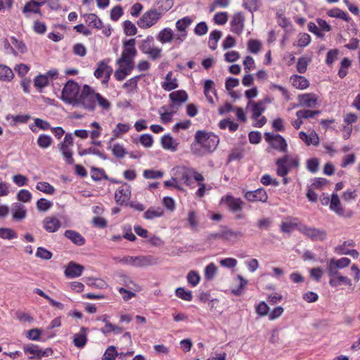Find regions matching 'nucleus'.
<instances>
[{
  "mask_svg": "<svg viewBox=\"0 0 360 360\" xmlns=\"http://www.w3.org/2000/svg\"><path fill=\"white\" fill-rule=\"evenodd\" d=\"M36 188L46 194L52 195L55 192V188L49 183L46 181L38 182L36 185Z\"/></svg>",
  "mask_w": 360,
  "mask_h": 360,
  "instance_id": "45",
  "label": "nucleus"
},
{
  "mask_svg": "<svg viewBox=\"0 0 360 360\" xmlns=\"http://www.w3.org/2000/svg\"><path fill=\"white\" fill-rule=\"evenodd\" d=\"M42 2L31 1L25 4L23 8L24 13H39V7L42 5Z\"/></svg>",
  "mask_w": 360,
  "mask_h": 360,
  "instance_id": "48",
  "label": "nucleus"
},
{
  "mask_svg": "<svg viewBox=\"0 0 360 360\" xmlns=\"http://www.w3.org/2000/svg\"><path fill=\"white\" fill-rule=\"evenodd\" d=\"M172 171L174 176L176 179L177 183L180 184L181 186L182 184H184L186 186L191 185L193 168L179 166L174 168Z\"/></svg>",
  "mask_w": 360,
  "mask_h": 360,
  "instance_id": "14",
  "label": "nucleus"
},
{
  "mask_svg": "<svg viewBox=\"0 0 360 360\" xmlns=\"http://www.w3.org/2000/svg\"><path fill=\"white\" fill-rule=\"evenodd\" d=\"M84 17L86 22L88 23L89 26H93L96 29H101L102 27V21L96 14H85Z\"/></svg>",
  "mask_w": 360,
  "mask_h": 360,
  "instance_id": "39",
  "label": "nucleus"
},
{
  "mask_svg": "<svg viewBox=\"0 0 360 360\" xmlns=\"http://www.w3.org/2000/svg\"><path fill=\"white\" fill-rule=\"evenodd\" d=\"M244 235L240 229H236L231 226H224L220 232L210 233L209 239H217L229 243H235L240 240Z\"/></svg>",
  "mask_w": 360,
  "mask_h": 360,
  "instance_id": "4",
  "label": "nucleus"
},
{
  "mask_svg": "<svg viewBox=\"0 0 360 360\" xmlns=\"http://www.w3.org/2000/svg\"><path fill=\"white\" fill-rule=\"evenodd\" d=\"M84 269V266L74 262H70L68 264L64 271V274L68 278H75L80 276Z\"/></svg>",
  "mask_w": 360,
  "mask_h": 360,
  "instance_id": "19",
  "label": "nucleus"
},
{
  "mask_svg": "<svg viewBox=\"0 0 360 360\" xmlns=\"http://www.w3.org/2000/svg\"><path fill=\"white\" fill-rule=\"evenodd\" d=\"M174 6L173 0H158L152 7L162 17L168 12Z\"/></svg>",
  "mask_w": 360,
  "mask_h": 360,
  "instance_id": "27",
  "label": "nucleus"
},
{
  "mask_svg": "<svg viewBox=\"0 0 360 360\" xmlns=\"http://www.w3.org/2000/svg\"><path fill=\"white\" fill-rule=\"evenodd\" d=\"M299 138L307 145H313L317 146L319 144L320 139L319 135L314 131L307 134L303 131L299 132Z\"/></svg>",
  "mask_w": 360,
  "mask_h": 360,
  "instance_id": "26",
  "label": "nucleus"
},
{
  "mask_svg": "<svg viewBox=\"0 0 360 360\" xmlns=\"http://www.w3.org/2000/svg\"><path fill=\"white\" fill-rule=\"evenodd\" d=\"M88 328L82 327L79 331L73 336L74 345L79 349L83 348L87 342Z\"/></svg>",
  "mask_w": 360,
  "mask_h": 360,
  "instance_id": "25",
  "label": "nucleus"
},
{
  "mask_svg": "<svg viewBox=\"0 0 360 360\" xmlns=\"http://www.w3.org/2000/svg\"><path fill=\"white\" fill-rule=\"evenodd\" d=\"M72 146L73 136L70 133H67L63 141L58 144V148L63 155V160L68 165H72L74 162L72 150Z\"/></svg>",
  "mask_w": 360,
  "mask_h": 360,
  "instance_id": "8",
  "label": "nucleus"
},
{
  "mask_svg": "<svg viewBox=\"0 0 360 360\" xmlns=\"http://www.w3.org/2000/svg\"><path fill=\"white\" fill-rule=\"evenodd\" d=\"M262 44L257 39H250L248 42V50L253 54H257L261 49Z\"/></svg>",
  "mask_w": 360,
  "mask_h": 360,
  "instance_id": "57",
  "label": "nucleus"
},
{
  "mask_svg": "<svg viewBox=\"0 0 360 360\" xmlns=\"http://www.w3.org/2000/svg\"><path fill=\"white\" fill-rule=\"evenodd\" d=\"M96 103L105 111H108L111 108L110 102L104 98L101 94L98 93L97 98L96 99Z\"/></svg>",
  "mask_w": 360,
  "mask_h": 360,
  "instance_id": "53",
  "label": "nucleus"
},
{
  "mask_svg": "<svg viewBox=\"0 0 360 360\" xmlns=\"http://www.w3.org/2000/svg\"><path fill=\"white\" fill-rule=\"evenodd\" d=\"M53 139L51 136L47 134H41L37 139V143L39 147L43 149L48 148L52 144Z\"/></svg>",
  "mask_w": 360,
  "mask_h": 360,
  "instance_id": "43",
  "label": "nucleus"
},
{
  "mask_svg": "<svg viewBox=\"0 0 360 360\" xmlns=\"http://www.w3.org/2000/svg\"><path fill=\"white\" fill-rule=\"evenodd\" d=\"M13 72L9 67L0 64V81L9 82L13 80Z\"/></svg>",
  "mask_w": 360,
  "mask_h": 360,
  "instance_id": "37",
  "label": "nucleus"
},
{
  "mask_svg": "<svg viewBox=\"0 0 360 360\" xmlns=\"http://www.w3.org/2000/svg\"><path fill=\"white\" fill-rule=\"evenodd\" d=\"M65 236L70 239L74 243L78 245H82L85 243L84 238L78 233L68 230L65 233Z\"/></svg>",
  "mask_w": 360,
  "mask_h": 360,
  "instance_id": "41",
  "label": "nucleus"
},
{
  "mask_svg": "<svg viewBox=\"0 0 360 360\" xmlns=\"http://www.w3.org/2000/svg\"><path fill=\"white\" fill-rule=\"evenodd\" d=\"M175 295L179 298L185 301H191L193 300V294L191 290H186L184 288H177L175 290Z\"/></svg>",
  "mask_w": 360,
  "mask_h": 360,
  "instance_id": "49",
  "label": "nucleus"
},
{
  "mask_svg": "<svg viewBox=\"0 0 360 360\" xmlns=\"http://www.w3.org/2000/svg\"><path fill=\"white\" fill-rule=\"evenodd\" d=\"M170 102L178 103L181 105L187 101L188 94L184 90H179L172 92L169 96Z\"/></svg>",
  "mask_w": 360,
  "mask_h": 360,
  "instance_id": "33",
  "label": "nucleus"
},
{
  "mask_svg": "<svg viewBox=\"0 0 360 360\" xmlns=\"http://www.w3.org/2000/svg\"><path fill=\"white\" fill-rule=\"evenodd\" d=\"M320 111L319 110H300L296 112V116L300 119H308L312 118L315 115H319Z\"/></svg>",
  "mask_w": 360,
  "mask_h": 360,
  "instance_id": "54",
  "label": "nucleus"
},
{
  "mask_svg": "<svg viewBox=\"0 0 360 360\" xmlns=\"http://www.w3.org/2000/svg\"><path fill=\"white\" fill-rule=\"evenodd\" d=\"M193 22V20L190 16H185L176 22L175 27L177 33L175 34V45L179 46L186 40L188 35L187 29Z\"/></svg>",
  "mask_w": 360,
  "mask_h": 360,
  "instance_id": "7",
  "label": "nucleus"
},
{
  "mask_svg": "<svg viewBox=\"0 0 360 360\" xmlns=\"http://www.w3.org/2000/svg\"><path fill=\"white\" fill-rule=\"evenodd\" d=\"M221 202L226 206L229 211L236 214V218L241 219L244 217L242 210L245 202L240 198H234L231 195H226L221 198Z\"/></svg>",
  "mask_w": 360,
  "mask_h": 360,
  "instance_id": "9",
  "label": "nucleus"
},
{
  "mask_svg": "<svg viewBox=\"0 0 360 360\" xmlns=\"http://www.w3.org/2000/svg\"><path fill=\"white\" fill-rule=\"evenodd\" d=\"M204 94L210 103H214V99L212 95L217 96V93L214 89V83L212 80H205L204 84Z\"/></svg>",
  "mask_w": 360,
  "mask_h": 360,
  "instance_id": "34",
  "label": "nucleus"
},
{
  "mask_svg": "<svg viewBox=\"0 0 360 360\" xmlns=\"http://www.w3.org/2000/svg\"><path fill=\"white\" fill-rule=\"evenodd\" d=\"M245 198L250 202H266L268 196L264 188H258L255 191H248L245 194Z\"/></svg>",
  "mask_w": 360,
  "mask_h": 360,
  "instance_id": "21",
  "label": "nucleus"
},
{
  "mask_svg": "<svg viewBox=\"0 0 360 360\" xmlns=\"http://www.w3.org/2000/svg\"><path fill=\"white\" fill-rule=\"evenodd\" d=\"M290 82L295 88L301 90L306 89L309 86L308 79L301 75H292L290 77Z\"/></svg>",
  "mask_w": 360,
  "mask_h": 360,
  "instance_id": "32",
  "label": "nucleus"
},
{
  "mask_svg": "<svg viewBox=\"0 0 360 360\" xmlns=\"http://www.w3.org/2000/svg\"><path fill=\"white\" fill-rule=\"evenodd\" d=\"M298 231L314 240H323L326 237L323 229L315 226H298Z\"/></svg>",
  "mask_w": 360,
  "mask_h": 360,
  "instance_id": "15",
  "label": "nucleus"
},
{
  "mask_svg": "<svg viewBox=\"0 0 360 360\" xmlns=\"http://www.w3.org/2000/svg\"><path fill=\"white\" fill-rule=\"evenodd\" d=\"M131 197V186L124 183L115 193V199L117 203L124 205L127 203Z\"/></svg>",
  "mask_w": 360,
  "mask_h": 360,
  "instance_id": "18",
  "label": "nucleus"
},
{
  "mask_svg": "<svg viewBox=\"0 0 360 360\" xmlns=\"http://www.w3.org/2000/svg\"><path fill=\"white\" fill-rule=\"evenodd\" d=\"M79 96V84L70 79L65 84L62 91V99L67 103L72 104L73 106L77 105V101Z\"/></svg>",
  "mask_w": 360,
  "mask_h": 360,
  "instance_id": "6",
  "label": "nucleus"
},
{
  "mask_svg": "<svg viewBox=\"0 0 360 360\" xmlns=\"http://www.w3.org/2000/svg\"><path fill=\"white\" fill-rule=\"evenodd\" d=\"M318 96L314 94H304L298 96L299 106L314 108L317 105Z\"/></svg>",
  "mask_w": 360,
  "mask_h": 360,
  "instance_id": "23",
  "label": "nucleus"
},
{
  "mask_svg": "<svg viewBox=\"0 0 360 360\" xmlns=\"http://www.w3.org/2000/svg\"><path fill=\"white\" fill-rule=\"evenodd\" d=\"M187 282L192 287H195L200 281V276L196 271H190L186 276Z\"/></svg>",
  "mask_w": 360,
  "mask_h": 360,
  "instance_id": "50",
  "label": "nucleus"
},
{
  "mask_svg": "<svg viewBox=\"0 0 360 360\" xmlns=\"http://www.w3.org/2000/svg\"><path fill=\"white\" fill-rule=\"evenodd\" d=\"M42 332L39 328H32L26 333V337L33 341H40Z\"/></svg>",
  "mask_w": 360,
  "mask_h": 360,
  "instance_id": "59",
  "label": "nucleus"
},
{
  "mask_svg": "<svg viewBox=\"0 0 360 360\" xmlns=\"http://www.w3.org/2000/svg\"><path fill=\"white\" fill-rule=\"evenodd\" d=\"M17 235L15 232L11 229L0 228V238L2 239L11 240L15 238Z\"/></svg>",
  "mask_w": 360,
  "mask_h": 360,
  "instance_id": "58",
  "label": "nucleus"
},
{
  "mask_svg": "<svg viewBox=\"0 0 360 360\" xmlns=\"http://www.w3.org/2000/svg\"><path fill=\"white\" fill-rule=\"evenodd\" d=\"M159 114L160 119L164 123H169L172 120V112L168 111V109L165 106H162L159 110Z\"/></svg>",
  "mask_w": 360,
  "mask_h": 360,
  "instance_id": "56",
  "label": "nucleus"
},
{
  "mask_svg": "<svg viewBox=\"0 0 360 360\" xmlns=\"http://www.w3.org/2000/svg\"><path fill=\"white\" fill-rule=\"evenodd\" d=\"M163 212L161 208H150L146 211L143 214L144 217L148 219H153L159 217L162 214Z\"/></svg>",
  "mask_w": 360,
  "mask_h": 360,
  "instance_id": "62",
  "label": "nucleus"
},
{
  "mask_svg": "<svg viewBox=\"0 0 360 360\" xmlns=\"http://www.w3.org/2000/svg\"><path fill=\"white\" fill-rule=\"evenodd\" d=\"M53 205L52 202L46 198H40L37 202V208L41 212L49 210Z\"/></svg>",
  "mask_w": 360,
  "mask_h": 360,
  "instance_id": "61",
  "label": "nucleus"
},
{
  "mask_svg": "<svg viewBox=\"0 0 360 360\" xmlns=\"http://www.w3.org/2000/svg\"><path fill=\"white\" fill-rule=\"evenodd\" d=\"M329 15L331 17L342 19L346 22H349L350 20V18L349 17L348 14L339 8L331 10L329 12Z\"/></svg>",
  "mask_w": 360,
  "mask_h": 360,
  "instance_id": "63",
  "label": "nucleus"
},
{
  "mask_svg": "<svg viewBox=\"0 0 360 360\" xmlns=\"http://www.w3.org/2000/svg\"><path fill=\"white\" fill-rule=\"evenodd\" d=\"M108 149L111 150L113 155L118 159L123 158L127 153L124 146L120 143L110 145Z\"/></svg>",
  "mask_w": 360,
  "mask_h": 360,
  "instance_id": "40",
  "label": "nucleus"
},
{
  "mask_svg": "<svg viewBox=\"0 0 360 360\" xmlns=\"http://www.w3.org/2000/svg\"><path fill=\"white\" fill-rule=\"evenodd\" d=\"M323 200H326V203H328L329 201L330 202V208L332 210L338 213H340L342 211L340 205V201L337 193H333L330 200L329 198H324Z\"/></svg>",
  "mask_w": 360,
  "mask_h": 360,
  "instance_id": "38",
  "label": "nucleus"
},
{
  "mask_svg": "<svg viewBox=\"0 0 360 360\" xmlns=\"http://www.w3.org/2000/svg\"><path fill=\"white\" fill-rule=\"evenodd\" d=\"M161 18L158 12L151 8L137 20V25L142 29H148L157 24Z\"/></svg>",
  "mask_w": 360,
  "mask_h": 360,
  "instance_id": "12",
  "label": "nucleus"
},
{
  "mask_svg": "<svg viewBox=\"0 0 360 360\" xmlns=\"http://www.w3.org/2000/svg\"><path fill=\"white\" fill-rule=\"evenodd\" d=\"M217 272V268L214 263H210L207 264L204 271V276L205 280L211 281L216 276Z\"/></svg>",
  "mask_w": 360,
  "mask_h": 360,
  "instance_id": "44",
  "label": "nucleus"
},
{
  "mask_svg": "<svg viewBox=\"0 0 360 360\" xmlns=\"http://www.w3.org/2000/svg\"><path fill=\"white\" fill-rule=\"evenodd\" d=\"M143 77V75L134 76L128 79L122 86L123 89L129 92H132L137 88L139 80Z\"/></svg>",
  "mask_w": 360,
  "mask_h": 360,
  "instance_id": "42",
  "label": "nucleus"
},
{
  "mask_svg": "<svg viewBox=\"0 0 360 360\" xmlns=\"http://www.w3.org/2000/svg\"><path fill=\"white\" fill-rule=\"evenodd\" d=\"M264 139L271 147L281 153H285L288 150V143L283 136L278 134L271 132L264 133Z\"/></svg>",
  "mask_w": 360,
  "mask_h": 360,
  "instance_id": "11",
  "label": "nucleus"
},
{
  "mask_svg": "<svg viewBox=\"0 0 360 360\" xmlns=\"http://www.w3.org/2000/svg\"><path fill=\"white\" fill-rule=\"evenodd\" d=\"M112 72V69L108 65V62L101 60L98 63L97 68L94 75L97 79L103 78L102 83L105 84L108 82Z\"/></svg>",
  "mask_w": 360,
  "mask_h": 360,
  "instance_id": "16",
  "label": "nucleus"
},
{
  "mask_svg": "<svg viewBox=\"0 0 360 360\" xmlns=\"http://www.w3.org/2000/svg\"><path fill=\"white\" fill-rule=\"evenodd\" d=\"M345 245H348L350 247H354L355 243L352 240L344 241L340 245L335 247V252L338 255H347L352 257L356 259L359 256V253L356 250H350L349 248H345Z\"/></svg>",
  "mask_w": 360,
  "mask_h": 360,
  "instance_id": "20",
  "label": "nucleus"
},
{
  "mask_svg": "<svg viewBox=\"0 0 360 360\" xmlns=\"http://www.w3.org/2000/svg\"><path fill=\"white\" fill-rule=\"evenodd\" d=\"M153 44H154L153 37L151 36H148L146 37V39H143L141 41L139 49L142 51V53H143L145 54H148V53L153 47Z\"/></svg>",
  "mask_w": 360,
  "mask_h": 360,
  "instance_id": "46",
  "label": "nucleus"
},
{
  "mask_svg": "<svg viewBox=\"0 0 360 360\" xmlns=\"http://www.w3.org/2000/svg\"><path fill=\"white\" fill-rule=\"evenodd\" d=\"M120 262L134 267H145L158 264V259L152 255L125 256Z\"/></svg>",
  "mask_w": 360,
  "mask_h": 360,
  "instance_id": "5",
  "label": "nucleus"
},
{
  "mask_svg": "<svg viewBox=\"0 0 360 360\" xmlns=\"http://www.w3.org/2000/svg\"><path fill=\"white\" fill-rule=\"evenodd\" d=\"M219 127L221 129H225L228 127L230 131H235L238 129V124L230 119H224L219 122Z\"/></svg>",
  "mask_w": 360,
  "mask_h": 360,
  "instance_id": "51",
  "label": "nucleus"
},
{
  "mask_svg": "<svg viewBox=\"0 0 360 360\" xmlns=\"http://www.w3.org/2000/svg\"><path fill=\"white\" fill-rule=\"evenodd\" d=\"M32 193L26 189L20 190L17 194V198L22 202H29L32 199Z\"/></svg>",
  "mask_w": 360,
  "mask_h": 360,
  "instance_id": "64",
  "label": "nucleus"
},
{
  "mask_svg": "<svg viewBox=\"0 0 360 360\" xmlns=\"http://www.w3.org/2000/svg\"><path fill=\"white\" fill-rule=\"evenodd\" d=\"M265 101L266 100L259 101L257 103L252 102L251 101L248 102V106L250 105H252V118L254 120L259 118L262 115V112L265 111Z\"/></svg>",
  "mask_w": 360,
  "mask_h": 360,
  "instance_id": "31",
  "label": "nucleus"
},
{
  "mask_svg": "<svg viewBox=\"0 0 360 360\" xmlns=\"http://www.w3.org/2000/svg\"><path fill=\"white\" fill-rule=\"evenodd\" d=\"M230 25L231 31L233 33L238 35L241 34L245 27V17L243 13H235L232 16Z\"/></svg>",
  "mask_w": 360,
  "mask_h": 360,
  "instance_id": "17",
  "label": "nucleus"
},
{
  "mask_svg": "<svg viewBox=\"0 0 360 360\" xmlns=\"http://www.w3.org/2000/svg\"><path fill=\"white\" fill-rule=\"evenodd\" d=\"M328 283L333 288H336L341 285L351 286L352 281L347 276H342L340 274L337 276L334 277L333 279H329Z\"/></svg>",
  "mask_w": 360,
  "mask_h": 360,
  "instance_id": "36",
  "label": "nucleus"
},
{
  "mask_svg": "<svg viewBox=\"0 0 360 360\" xmlns=\"http://www.w3.org/2000/svg\"><path fill=\"white\" fill-rule=\"evenodd\" d=\"M44 224L49 225H62L68 223V218L63 214H57L45 218Z\"/></svg>",
  "mask_w": 360,
  "mask_h": 360,
  "instance_id": "35",
  "label": "nucleus"
},
{
  "mask_svg": "<svg viewBox=\"0 0 360 360\" xmlns=\"http://www.w3.org/2000/svg\"><path fill=\"white\" fill-rule=\"evenodd\" d=\"M144 178L148 179H160L163 176V172L153 169H146L143 171Z\"/></svg>",
  "mask_w": 360,
  "mask_h": 360,
  "instance_id": "60",
  "label": "nucleus"
},
{
  "mask_svg": "<svg viewBox=\"0 0 360 360\" xmlns=\"http://www.w3.org/2000/svg\"><path fill=\"white\" fill-rule=\"evenodd\" d=\"M276 165L277 166L276 174L278 176L283 177V183L284 185H286L290 180V179L286 177V176L291 169L299 167L300 160L296 156L285 155L282 158L276 160Z\"/></svg>",
  "mask_w": 360,
  "mask_h": 360,
  "instance_id": "1",
  "label": "nucleus"
},
{
  "mask_svg": "<svg viewBox=\"0 0 360 360\" xmlns=\"http://www.w3.org/2000/svg\"><path fill=\"white\" fill-rule=\"evenodd\" d=\"M135 42V39H130L124 41V49L121 57L117 60V64H122L123 61L134 62V59L137 54Z\"/></svg>",
  "mask_w": 360,
  "mask_h": 360,
  "instance_id": "13",
  "label": "nucleus"
},
{
  "mask_svg": "<svg viewBox=\"0 0 360 360\" xmlns=\"http://www.w3.org/2000/svg\"><path fill=\"white\" fill-rule=\"evenodd\" d=\"M173 72L169 71L165 78V81L162 82L161 86L166 91H171L178 87V81L176 78H174Z\"/></svg>",
  "mask_w": 360,
  "mask_h": 360,
  "instance_id": "30",
  "label": "nucleus"
},
{
  "mask_svg": "<svg viewBox=\"0 0 360 360\" xmlns=\"http://www.w3.org/2000/svg\"><path fill=\"white\" fill-rule=\"evenodd\" d=\"M261 5L260 0H243V6L253 13L257 11Z\"/></svg>",
  "mask_w": 360,
  "mask_h": 360,
  "instance_id": "47",
  "label": "nucleus"
},
{
  "mask_svg": "<svg viewBox=\"0 0 360 360\" xmlns=\"http://www.w3.org/2000/svg\"><path fill=\"white\" fill-rule=\"evenodd\" d=\"M161 145L165 150L175 152L179 143L171 135L165 134L161 138Z\"/></svg>",
  "mask_w": 360,
  "mask_h": 360,
  "instance_id": "29",
  "label": "nucleus"
},
{
  "mask_svg": "<svg viewBox=\"0 0 360 360\" xmlns=\"http://www.w3.org/2000/svg\"><path fill=\"white\" fill-rule=\"evenodd\" d=\"M176 34L169 27H165L157 34L156 39L161 44H169L172 41L175 44Z\"/></svg>",
  "mask_w": 360,
  "mask_h": 360,
  "instance_id": "22",
  "label": "nucleus"
},
{
  "mask_svg": "<svg viewBox=\"0 0 360 360\" xmlns=\"http://www.w3.org/2000/svg\"><path fill=\"white\" fill-rule=\"evenodd\" d=\"M195 141L194 148L200 146L203 150L202 154L214 151L219 143V138L213 133L198 131L195 135Z\"/></svg>",
  "mask_w": 360,
  "mask_h": 360,
  "instance_id": "2",
  "label": "nucleus"
},
{
  "mask_svg": "<svg viewBox=\"0 0 360 360\" xmlns=\"http://www.w3.org/2000/svg\"><path fill=\"white\" fill-rule=\"evenodd\" d=\"M12 219L15 221H20L25 218L27 215V210L21 203L15 202L11 206Z\"/></svg>",
  "mask_w": 360,
  "mask_h": 360,
  "instance_id": "24",
  "label": "nucleus"
},
{
  "mask_svg": "<svg viewBox=\"0 0 360 360\" xmlns=\"http://www.w3.org/2000/svg\"><path fill=\"white\" fill-rule=\"evenodd\" d=\"M98 93L87 84H84L79 94V98L75 106H81L86 110L94 112L96 108V99Z\"/></svg>",
  "mask_w": 360,
  "mask_h": 360,
  "instance_id": "3",
  "label": "nucleus"
},
{
  "mask_svg": "<svg viewBox=\"0 0 360 360\" xmlns=\"http://www.w3.org/2000/svg\"><path fill=\"white\" fill-rule=\"evenodd\" d=\"M237 278L239 280L240 283L238 288L231 290V292L234 295L238 296L243 292L245 286L248 283V281L243 278L241 275H238Z\"/></svg>",
  "mask_w": 360,
  "mask_h": 360,
  "instance_id": "52",
  "label": "nucleus"
},
{
  "mask_svg": "<svg viewBox=\"0 0 360 360\" xmlns=\"http://www.w3.org/2000/svg\"><path fill=\"white\" fill-rule=\"evenodd\" d=\"M131 129V126L129 124L118 123L115 127L112 129V136L109 141V143H112L116 139L122 138V135L127 133Z\"/></svg>",
  "mask_w": 360,
  "mask_h": 360,
  "instance_id": "28",
  "label": "nucleus"
},
{
  "mask_svg": "<svg viewBox=\"0 0 360 360\" xmlns=\"http://www.w3.org/2000/svg\"><path fill=\"white\" fill-rule=\"evenodd\" d=\"M117 356V352L115 346L108 347L104 352L102 360H115Z\"/></svg>",
  "mask_w": 360,
  "mask_h": 360,
  "instance_id": "55",
  "label": "nucleus"
},
{
  "mask_svg": "<svg viewBox=\"0 0 360 360\" xmlns=\"http://www.w3.org/2000/svg\"><path fill=\"white\" fill-rule=\"evenodd\" d=\"M22 349L25 354L30 355L28 356L29 359H41L42 357L52 355L53 352L51 348L43 349L39 345L32 343L24 345Z\"/></svg>",
  "mask_w": 360,
  "mask_h": 360,
  "instance_id": "10",
  "label": "nucleus"
}]
</instances>
